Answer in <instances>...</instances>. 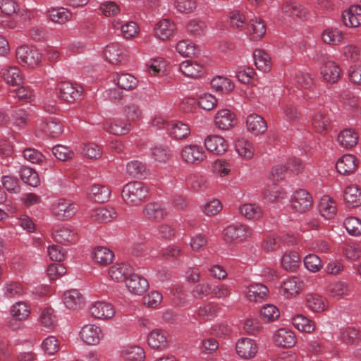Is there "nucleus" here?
Wrapping results in <instances>:
<instances>
[{
    "label": "nucleus",
    "mask_w": 361,
    "mask_h": 361,
    "mask_svg": "<svg viewBox=\"0 0 361 361\" xmlns=\"http://www.w3.org/2000/svg\"><path fill=\"white\" fill-rule=\"evenodd\" d=\"M309 16L307 8L295 0H284L280 6L277 20L281 23L291 25L305 21Z\"/></svg>",
    "instance_id": "nucleus-1"
},
{
    "label": "nucleus",
    "mask_w": 361,
    "mask_h": 361,
    "mask_svg": "<svg viewBox=\"0 0 361 361\" xmlns=\"http://www.w3.org/2000/svg\"><path fill=\"white\" fill-rule=\"evenodd\" d=\"M147 188L141 182L127 183L123 188L121 196L124 202L130 207L140 205L147 195Z\"/></svg>",
    "instance_id": "nucleus-2"
},
{
    "label": "nucleus",
    "mask_w": 361,
    "mask_h": 361,
    "mask_svg": "<svg viewBox=\"0 0 361 361\" xmlns=\"http://www.w3.org/2000/svg\"><path fill=\"white\" fill-rule=\"evenodd\" d=\"M180 157L181 161L185 164L197 166L206 159L207 154L201 145L188 144L181 148Z\"/></svg>",
    "instance_id": "nucleus-3"
},
{
    "label": "nucleus",
    "mask_w": 361,
    "mask_h": 361,
    "mask_svg": "<svg viewBox=\"0 0 361 361\" xmlns=\"http://www.w3.org/2000/svg\"><path fill=\"white\" fill-rule=\"evenodd\" d=\"M252 235V228L241 224L229 225L223 231V238L227 243L243 242Z\"/></svg>",
    "instance_id": "nucleus-4"
},
{
    "label": "nucleus",
    "mask_w": 361,
    "mask_h": 361,
    "mask_svg": "<svg viewBox=\"0 0 361 361\" xmlns=\"http://www.w3.org/2000/svg\"><path fill=\"white\" fill-rule=\"evenodd\" d=\"M16 56L22 66L32 68L39 66L42 58V54L37 49L25 45L17 48Z\"/></svg>",
    "instance_id": "nucleus-5"
},
{
    "label": "nucleus",
    "mask_w": 361,
    "mask_h": 361,
    "mask_svg": "<svg viewBox=\"0 0 361 361\" xmlns=\"http://www.w3.org/2000/svg\"><path fill=\"white\" fill-rule=\"evenodd\" d=\"M312 197L308 191L298 189L291 195L290 207L295 212L303 214L312 208Z\"/></svg>",
    "instance_id": "nucleus-6"
},
{
    "label": "nucleus",
    "mask_w": 361,
    "mask_h": 361,
    "mask_svg": "<svg viewBox=\"0 0 361 361\" xmlns=\"http://www.w3.org/2000/svg\"><path fill=\"white\" fill-rule=\"evenodd\" d=\"M52 214L59 220H68L72 218L77 212V205L66 199H59L51 207Z\"/></svg>",
    "instance_id": "nucleus-7"
},
{
    "label": "nucleus",
    "mask_w": 361,
    "mask_h": 361,
    "mask_svg": "<svg viewBox=\"0 0 361 361\" xmlns=\"http://www.w3.org/2000/svg\"><path fill=\"white\" fill-rule=\"evenodd\" d=\"M90 315L98 320H109L116 314L114 307L108 302L97 301L92 303L88 308Z\"/></svg>",
    "instance_id": "nucleus-8"
},
{
    "label": "nucleus",
    "mask_w": 361,
    "mask_h": 361,
    "mask_svg": "<svg viewBox=\"0 0 361 361\" xmlns=\"http://www.w3.org/2000/svg\"><path fill=\"white\" fill-rule=\"evenodd\" d=\"M56 90L62 99L70 103L80 100L83 92V88L80 85H73L69 82L59 83Z\"/></svg>",
    "instance_id": "nucleus-9"
},
{
    "label": "nucleus",
    "mask_w": 361,
    "mask_h": 361,
    "mask_svg": "<svg viewBox=\"0 0 361 361\" xmlns=\"http://www.w3.org/2000/svg\"><path fill=\"white\" fill-rule=\"evenodd\" d=\"M235 350L238 355L242 359L250 360L255 357L258 352V345L256 341L249 338L238 339L235 344Z\"/></svg>",
    "instance_id": "nucleus-10"
},
{
    "label": "nucleus",
    "mask_w": 361,
    "mask_h": 361,
    "mask_svg": "<svg viewBox=\"0 0 361 361\" xmlns=\"http://www.w3.org/2000/svg\"><path fill=\"white\" fill-rule=\"evenodd\" d=\"M80 336L82 341L87 345H97L103 338L104 334L100 326L88 324L84 325L80 331Z\"/></svg>",
    "instance_id": "nucleus-11"
},
{
    "label": "nucleus",
    "mask_w": 361,
    "mask_h": 361,
    "mask_svg": "<svg viewBox=\"0 0 361 361\" xmlns=\"http://www.w3.org/2000/svg\"><path fill=\"white\" fill-rule=\"evenodd\" d=\"M170 343L169 334L159 329L152 330L147 336L148 345L154 350H164Z\"/></svg>",
    "instance_id": "nucleus-12"
},
{
    "label": "nucleus",
    "mask_w": 361,
    "mask_h": 361,
    "mask_svg": "<svg viewBox=\"0 0 361 361\" xmlns=\"http://www.w3.org/2000/svg\"><path fill=\"white\" fill-rule=\"evenodd\" d=\"M54 240L64 245L74 244L78 241V233L75 228L70 225L61 226L53 231Z\"/></svg>",
    "instance_id": "nucleus-13"
},
{
    "label": "nucleus",
    "mask_w": 361,
    "mask_h": 361,
    "mask_svg": "<svg viewBox=\"0 0 361 361\" xmlns=\"http://www.w3.org/2000/svg\"><path fill=\"white\" fill-rule=\"evenodd\" d=\"M144 217L150 221H160L165 219L169 212L166 208L159 202H149L142 209Z\"/></svg>",
    "instance_id": "nucleus-14"
},
{
    "label": "nucleus",
    "mask_w": 361,
    "mask_h": 361,
    "mask_svg": "<svg viewBox=\"0 0 361 361\" xmlns=\"http://www.w3.org/2000/svg\"><path fill=\"white\" fill-rule=\"evenodd\" d=\"M204 144L207 150L215 155L224 154L228 148V142L222 136L218 135L207 136Z\"/></svg>",
    "instance_id": "nucleus-15"
},
{
    "label": "nucleus",
    "mask_w": 361,
    "mask_h": 361,
    "mask_svg": "<svg viewBox=\"0 0 361 361\" xmlns=\"http://www.w3.org/2000/svg\"><path fill=\"white\" fill-rule=\"evenodd\" d=\"M176 25L174 22L167 18H163L158 21L154 29V37L162 40L171 39L176 32Z\"/></svg>",
    "instance_id": "nucleus-16"
},
{
    "label": "nucleus",
    "mask_w": 361,
    "mask_h": 361,
    "mask_svg": "<svg viewBox=\"0 0 361 361\" xmlns=\"http://www.w3.org/2000/svg\"><path fill=\"white\" fill-rule=\"evenodd\" d=\"M269 293L267 286L261 283H251L246 287L245 295L251 302H262L267 299Z\"/></svg>",
    "instance_id": "nucleus-17"
},
{
    "label": "nucleus",
    "mask_w": 361,
    "mask_h": 361,
    "mask_svg": "<svg viewBox=\"0 0 361 361\" xmlns=\"http://www.w3.org/2000/svg\"><path fill=\"white\" fill-rule=\"evenodd\" d=\"M246 128L252 135L259 136L267 130V123L262 116L251 114L246 118Z\"/></svg>",
    "instance_id": "nucleus-18"
},
{
    "label": "nucleus",
    "mask_w": 361,
    "mask_h": 361,
    "mask_svg": "<svg viewBox=\"0 0 361 361\" xmlns=\"http://www.w3.org/2000/svg\"><path fill=\"white\" fill-rule=\"evenodd\" d=\"M302 280L296 276L286 278L281 285L283 295L286 298H291L298 295L303 289Z\"/></svg>",
    "instance_id": "nucleus-19"
},
{
    "label": "nucleus",
    "mask_w": 361,
    "mask_h": 361,
    "mask_svg": "<svg viewBox=\"0 0 361 361\" xmlns=\"http://www.w3.org/2000/svg\"><path fill=\"white\" fill-rule=\"evenodd\" d=\"M132 272L133 267L128 263L123 262L111 266L109 269V276L112 281L122 282L126 281Z\"/></svg>",
    "instance_id": "nucleus-20"
},
{
    "label": "nucleus",
    "mask_w": 361,
    "mask_h": 361,
    "mask_svg": "<svg viewBox=\"0 0 361 361\" xmlns=\"http://www.w3.org/2000/svg\"><path fill=\"white\" fill-rule=\"evenodd\" d=\"M106 59L112 64H120L125 61L126 58V49L118 43L108 44L104 50Z\"/></svg>",
    "instance_id": "nucleus-21"
},
{
    "label": "nucleus",
    "mask_w": 361,
    "mask_h": 361,
    "mask_svg": "<svg viewBox=\"0 0 361 361\" xmlns=\"http://www.w3.org/2000/svg\"><path fill=\"white\" fill-rule=\"evenodd\" d=\"M215 126L221 130H228L236 123V117L233 112L224 109L219 110L214 118Z\"/></svg>",
    "instance_id": "nucleus-22"
},
{
    "label": "nucleus",
    "mask_w": 361,
    "mask_h": 361,
    "mask_svg": "<svg viewBox=\"0 0 361 361\" xmlns=\"http://www.w3.org/2000/svg\"><path fill=\"white\" fill-rule=\"evenodd\" d=\"M274 341L279 347L289 348L295 345L296 338L295 334L291 330L281 328L275 332Z\"/></svg>",
    "instance_id": "nucleus-23"
},
{
    "label": "nucleus",
    "mask_w": 361,
    "mask_h": 361,
    "mask_svg": "<svg viewBox=\"0 0 361 361\" xmlns=\"http://www.w3.org/2000/svg\"><path fill=\"white\" fill-rule=\"evenodd\" d=\"M266 25L259 17H254L247 24V35L252 40H259L266 34Z\"/></svg>",
    "instance_id": "nucleus-24"
},
{
    "label": "nucleus",
    "mask_w": 361,
    "mask_h": 361,
    "mask_svg": "<svg viewBox=\"0 0 361 361\" xmlns=\"http://www.w3.org/2000/svg\"><path fill=\"white\" fill-rule=\"evenodd\" d=\"M126 286L131 293L142 295L147 290L149 284L145 278L132 272L126 281Z\"/></svg>",
    "instance_id": "nucleus-25"
},
{
    "label": "nucleus",
    "mask_w": 361,
    "mask_h": 361,
    "mask_svg": "<svg viewBox=\"0 0 361 361\" xmlns=\"http://www.w3.org/2000/svg\"><path fill=\"white\" fill-rule=\"evenodd\" d=\"M357 165V158L353 154H347L338 160L336 167L339 173L348 175L355 171Z\"/></svg>",
    "instance_id": "nucleus-26"
},
{
    "label": "nucleus",
    "mask_w": 361,
    "mask_h": 361,
    "mask_svg": "<svg viewBox=\"0 0 361 361\" xmlns=\"http://www.w3.org/2000/svg\"><path fill=\"white\" fill-rule=\"evenodd\" d=\"M344 25L348 27H357L361 25V6H351L342 13Z\"/></svg>",
    "instance_id": "nucleus-27"
},
{
    "label": "nucleus",
    "mask_w": 361,
    "mask_h": 361,
    "mask_svg": "<svg viewBox=\"0 0 361 361\" xmlns=\"http://www.w3.org/2000/svg\"><path fill=\"white\" fill-rule=\"evenodd\" d=\"M179 71L188 78H197L204 74V68L197 61L186 60L179 65Z\"/></svg>",
    "instance_id": "nucleus-28"
},
{
    "label": "nucleus",
    "mask_w": 361,
    "mask_h": 361,
    "mask_svg": "<svg viewBox=\"0 0 361 361\" xmlns=\"http://www.w3.org/2000/svg\"><path fill=\"white\" fill-rule=\"evenodd\" d=\"M30 313V309L27 303L23 302H17L12 307L11 314L13 319L9 321L8 324V327L12 329H17L18 327L14 325L16 321L25 320L29 317Z\"/></svg>",
    "instance_id": "nucleus-29"
},
{
    "label": "nucleus",
    "mask_w": 361,
    "mask_h": 361,
    "mask_svg": "<svg viewBox=\"0 0 361 361\" xmlns=\"http://www.w3.org/2000/svg\"><path fill=\"white\" fill-rule=\"evenodd\" d=\"M111 23L112 27L115 30H120L123 37L126 39L135 37L138 34L140 30L138 25L133 21H129L123 23L121 20L114 19Z\"/></svg>",
    "instance_id": "nucleus-30"
},
{
    "label": "nucleus",
    "mask_w": 361,
    "mask_h": 361,
    "mask_svg": "<svg viewBox=\"0 0 361 361\" xmlns=\"http://www.w3.org/2000/svg\"><path fill=\"white\" fill-rule=\"evenodd\" d=\"M106 130L115 135H123L131 130V123L127 120L114 118L107 123Z\"/></svg>",
    "instance_id": "nucleus-31"
},
{
    "label": "nucleus",
    "mask_w": 361,
    "mask_h": 361,
    "mask_svg": "<svg viewBox=\"0 0 361 361\" xmlns=\"http://www.w3.org/2000/svg\"><path fill=\"white\" fill-rule=\"evenodd\" d=\"M240 214L249 221H258L263 216L262 207L255 203H245L238 207Z\"/></svg>",
    "instance_id": "nucleus-32"
},
{
    "label": "nucleus",
    "mask_w": 361,
    "mask_h": 361,
    "mask_svg": "<svg viewBox=\"0 0 361 361\" xmlns=\"http://www.w3.org/2000/svg\"><path fill=\"white\" fill-rule=\"evenodd\" d=\"M321 74L324 80L334 83L340 78L341 69L336 62L328 61L321 67Z\"/></svg>",
    "instance_id": "nucleus-33"
},
{
    "label": "nucleus",
    "mask_w": 361,
    "mask_h": 361,
    "mask_svg": "<svg viewBox=\"0 0 361 361\" xmlns=\"http://www.w3.org/2000/svg\"><path fill=\"white\" fill-rule=\"evenodd\" d=\"M319 212L324 219H333L337 212L336 202L329 195L322 196L319 204Z\"/></svg>",
    "instance_id": "nucleus-34"
},
{
    "label": "nucleus",
    "mask_w": 361,
    "mask_h": 361,
    "mask_svg": "<svg viewBox=\"0 0 361 361\" xmlns=\"http://www.w3.org/2000/svg\"><path fill=\"white\" fill-rule=\"evenodd\" d=\"M306 307L314 312H321L327 310V300L315 293L307 294L305 298Z\"/></svg>",
    "instance_id": "nucleus-35"
},
{
    "label": "nucleus",
    "mask_w": 361,
    "mask_h": 361,
    "mask_svg": "<svg viewBox=\"0 0 361 361\" xmlns=\"http://www.w3.org/2000/svg\"><path fill=\"white\" fill-rule=\"evenodd\" d=\"M312 125L318 133L326 134L331 128V119L326 114L317 111L312 116Z\"/></svg>",
    "instance_id": "nucleus-36"
},
{
    "label": "nucleus",
    "mask_w": 361,
    "mask_h": 361,
    "mask_svg": "<svg viewBox=\"0 0 361 361\" xmlns=\"http://www.w3.org/2000/svg\"><path fill=\"white\" fill-rule=\"evenodd\" d=\"M63 303L68 309L76 310L82 307L84 298L78 290L72 289L65 292Z\"/></svg>",
    "instance_id": "nucleus-37"
},
{
    "label": "nucleus",
    "mask_w": 361,
    "mask_h": 361,
    "mask_svg": "<svg viewBox=\"0 0 361 361\" xmlns=\"http://www.w3.org/2000/svg\"><path fill=\"white\" fill-rule=\"evenodd\" d=\"M235 149L238 154L244 159H251L255 154V149L253 143L244 138H238L235 142Z\"/></svg>",
    "instance_id": "nucleus-38"
},
{
    "label": "nucleus",
    "mask_w": 361,
    "mask_h": 361,
    "mask_svg": "<svg viewBox=\"0 0 361 361\" xmlns=\"http://www.w3.org/2000/svg\"><path fill=\"white\" fill-rule=\"evenodd\" d=\"M301 263L300 257L295 251L285 252L281 259L282 268L288 271L294 272L299 268Z\"/></svg>",
    "instance_id": "nucleus-39"
},
{
    "label": "nucleus",
    "mask_w": 361,
    "mask_h": 361,
    "mask_svg": "<svg viewBox=\"0 0 361 361\" xmlns=\"http://www.w3.org/2000/svg\"><path fill=\"white\" fill-rule=\"evenodd\" d=\"M228 22L232 29L239 31L244 30L247 22L245 13L238 9L229 11Z\"/></svg>",
    "instance_id": "nucleus-40"
},
{
    "label": "nucleus",
    "mask_w": 361,
    "mask_h": 361,
    "mask_svg": "<svg viewBox=\"0 0 361 361\" xmlns=\"http://www.w3.org/2000/svg\"><path fill=\"white\" fill-rule=\"evenodd\" d=\"M113 81L121 89L125 90L135 89L138 83L137 78L130 73H116L113 75Z\"/></svg>",
    "instance_id": "nucleus-41"
},
{
    "label": "nucleus",
    "mask_w": 361,
    "mask_h": 361,
    "mask_svg": "<svg viewBox=\"0 0 361 361\" xmlns=\"http://www.w3.org/2000/svg\"><path fill=\"white\" fill-rule=\"evenodd\" d=\"M122 113L130 123L139 121L142 118V110L137 102H128L123 107Z\"/></svg>",
    "instance_id": "nucleus-42"
},
{
    "label": "nucleus",
    "mask_w": 361,
    "mask_h": 361,
    "mask_svg": "<svg viewBox=\"0 0 361 361\" xmlns=\"http://www.w3.org/2000/svg\"><path fill=\"white\" fill-rule=\"evenodd\" d=\"M1 75L5 82L11 85H18L23 82L22 73L17 66L3 68Z\"/></svg>",
    "instance_id": "nucleus-43"
},
{
    "label": "nucleus",
    "mask_w": 361,
    "mask_h": 361,
    "mask_svg": "<svg viewBox=\"0 0 361 361\" xmlns=\"http://www.w3.org/2000/svg\"><path fill=\"white\" fill-rule=\"evenodd\" d=\"M337 141L342 147L351 149L357 144L358 135L355 130L347 128L339 133Z\"/></svg>",
    "instance_id": "nucleus-44"
},
{
    "label": "nucleus",
    "mask_w": 361,
    "mask_h": 361,
    "mask_svg": "<svg viewBox=\"0 0 361 361\" xmlns=\"http://www.w3.org/2000/svg\"><path fill=\"white\" fill-rule=\"evenodd\" d=\"M167 130L169 135L177 140L185 139L190 134L188 125L178 121H172Z\"/></svg>",
    "instance_id": "nucleus-45"
},
{
    "label": "nucleus",
    "mask_w": 361,
    "mask_h": 361,
    "mask_svg": "<svg viewBox=\"0 0 361 361\" xmlns=\"http://www.w3.org/2000/svg\"><path fill=\"white\" fill-rule=\"evenodd\" d=\"M114 257V252L106 247L98 246L92 252V259L100 265L109 264L113 262Z\"/></svg>",
    "instance_id": "nucleus-46"
},
{
    "label": "nucleus",
    "mask_w": 361,
    "mask_h": 361,
    "mask_svg": "<svg viewBox=\"0 0 361 361\" xmlns=\"http://www.w3.org/2000/svg\"><path fill=\"white\" fill-rule=\"evenodd\" d=\"M341 54L344 61L349 63L357 62L361 58V48L356 44L348 43L341 48Z\"/></svg>",
    "instance_id": "nucleus-47"
},
{
    "label": "nucleus",
    "mask_w": 361,
    "mask_h": 361,
    "mask_svg": "<svg viewBox=\"0 0 361 361\" xmlns=\"http://www.w3.org/2000/svg\"><path fill=\"white\" fill-rule=\"evenodd\" d=\"M343 39V32L337 27L326 28L322 33V39L326 44L338 45Z\"/></svg>",
    "instance_id": "nucleus-48"
},
{
    "label": "nucleus",
    "mask_w": 361,
    "mask_h": 361,
    "mask_svg": "<svg viewBox=\"0 0 361 361\" xmlns=\"http://www.w3.org/2000/svg\"><path fill=\"white\" fill-rule=\"evenodd\" d=\"M49 19L60 25H63L71 20V12L65 8H51L47 11Z\"/></svg>",
    "instance_id": "nucleus-49"
},
{
    "label": "nucleus",
    "mask_w": 361,
    "mask_h": 361,
    "mask_svg": "<svg viewBox=\"0 0 361 361\" xmlns=\"http://www.w3.org/2000/svg\"><path fill=\"white\" fill-rule=\"evenodd\" d=\"M116 216V212L113 207H99L92 212V219L98 222L107 223Z\"/></svg>",
    "instance_id": "nucleus-50"
},
{
    "label": "nucleus",
    "mask_w": 361,
    "mask_h": 361,
    "mask_svg": "<svg viewBox=\"0 0 361 361\" xmlns=\"http://www.w3.org/2000/svg\"><path fill=\"white\" fill-rule=\"evenodd\" d=\"M255 64L257 68L262 72L267 73L271 68V58L262 49H256L253 54Z\"/></svg>",
    "instance_id": "nucleus-51"
},
{
    "label": "nucleus",
    "mask_w": 361,
    "mask_h": 361,
    "mask_svg": "<svg viewBox=\"0 0 361 361\" xmlns=\"http://www.w3.org/2000/svg\"><path fill=\"white\" fill-rule=\"evenodd\" d=\"M90 197L97 202H107L111 196V190L106 185L94 184L90 188Z\"/></svg>",
    "instance_id": "nucleus-52"
},
{
    "label": "nucleus",
    "mask_w": 361,
    "mask_h": 361,
    "mask_svg": "<svg viewBox=\"0 0 361 361\" xmlns=\"http://www.w3.org/2000/svg\"><path fill=\"white\" fill-rule=\"evenodd\" d=\"M344 199L349 206L358 207L361 204V188L356 185L348 186L344 191Z\"/></svg>",
    "instance_id": "nucleus-53"
},
{
    "label": "nucleus",
    "mask_w": 361,
    "mask_h": 361,
    "mask_svg": "<svg viewBox=\"0 0 361 361\" xmlns=\"http://www.w3.org/2000/svg\"><path fill=\"white\" fill-rule=\"evenodd\" d=\"M328 292L331 297L343 298L350 295L349 285L345 281H337L329 286Z\"/></svg>",
    "instance_id": "nucleus-54"
},
{
    "label": "nucleus",
    "mask_w": 361,
    "mask_h": 361,
    "mask_svg": "<svg viewBox=\"0 0 361 361\" xmlns=\"http://www.w3.org/2000/svg\"><path fill=\"white\" fill-rule=\"evenodd\" d=\"M211 85L213 89L223 94H228L234 89L233 82L227 78L223 76H216L211 80Z\"/></svg>",
    "instance_id": "nucleus-55"
},
{
    "label": "nucleus",
    "mask_w": 361,
    "mask_h": 361,
    "mask_svg": "<svg viewBox=\"0 0 361 361\" xmlns=\"http://www.w3.org/2000/svg\"><path fill=\"white\" fill-rule=\"evenodd\" d=\"M292 322L298 330L302 332L312 333L315 329L314 322L302 314H297L293 317Z\"/></svg>",
    "instance_id": "nucleus-56"
},
{
    "label": "nucleus",
    "mask_w": 361,
    "mask_h": 361,
    "mask_svg": "<svg viewBox=\"0 0 361 361\" xmlns=\"http://www.w3.org/2000/svg\"><path fill=\"white\" fill-rule=\"evenodd\" d=\"M219 310L220 307L218 304L209 302L199 307L197 314L206 320H211L217 315Z\"/></svg>",
    "instance_id": "nucleus-57"
},
{
    "label": "nucleus",
    "mask_w": 361,
    "mask_h": 361,
    "mask_svg": "<svg viewBox=\"0 0 361 361\" xmlns=\"http://www.w3.org/2000/svg\"><path fill=\"white\" fill-rule=\"evenodd\" d=\"M176 50L183 57H192L197 54L195 44L189 39L179 41L176 45Z\"/></svg>",
    "instance_id": "nucleus-58"
},
{
    "label": "nucleus",
    "mask_w": 361,
    "mask_h": 361,
    "mask_svg": "<svg viewBox=\"0 0 361 361\" xmlns=\"http://www.w3.org/2000/svg\"><path fill=\"white\" fill-rule=\"evenodd\" d=\"M20 176L24 183L32 187H37L39 185L38 173L30 167H22L20 171Z\"/></svg>",
    "instance_id": "nucleus-59"
},
{
    "label": "nucleus",
    "mask_w": 361,
    "mask_h": 361,
    "mask_svg": "<svg viewBox=\"0 0 361 361\" xmlns=\"http://www.w3.org/2000/svg\"><path fill=\"white\" fill-rule=\"evenodd\" d=\"M360 337V331L354 327L347 326L341 329V340L347 345L355 343Z\"/></svg>",
    "instance_id": "nucleus-60"
},
{
    "label": "nucleus",
    "mask_w": 361,
    "mask_h": 361,
    "mask_svg": "<svg viewBox=\"0 0 361 361\" xmlns=\"http://www.w3.org/2000/svg\"><path fill=\"white\" fill-rule=\"evenodd\" d=\"M152 159L160 163H166L171 158V150L168 147L156 145L151 149Z\"/></svg>",
    "instance_id": "nucleus-61"
},
{
    "label": "nucleus",
    "mask_w": 361,
    "mask_h": 361,
    "mask_svg": "<svg viewBox=\"0 0 361 361\" xmlns=\"http://www.w3.org/2000/svg\"><path fill=\"white\" fill-rule=\"evenodd\" d=\"M148 73L152 76H161L166 74V61L163 58L151 60L148 66Z\"/></svg>",
    "instance_id": "nucleus-62"
},
{
    "label": "nucleus",
    "mask_w": 361,
    "mask_h": 361,
    "mask_svg": "<svg viewBox=\"0 0 361 361\" xmlns=\"http://www.w3.org/2000/svg\"><path fill=\"white\" fill-rule=\"evenodd\" d=\"M264 197L270 202L279 201L285 197V192L279 186L272 184L264 189Z\"/></svg>",
    "instance_id": "nucleus-63"
},
{
    "label": "nucleus",
    "mask_w": 361,
    "mask_h": 361,
    "mask_svg": "<svg viewBox=\"0 0 361 361\" xmlns=\"http://www.w3.org/2000/svg\"><path fill=\"white\" fill-rule=\"evenodd\" d=\"M343 226L351 235L357 236L361 234V220L357 217H347L344 220Z\"/></svg>",
    "instance_id": "nucleus-64"
}]
</instances>
